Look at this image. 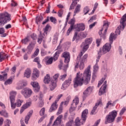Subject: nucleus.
I'll list each match as a JSON object with an SVG mask.
<instances>
[{
  "instance_id": "nucleus-1",
  "label": "nucleus",
  "mask_w": 126,
  "mask_h": 126,
  "mask_svg": "<svg viewBox=\"0 0 126 126\" xmlns=\"http://www.w3.org/2000/svg\"><path fill=\"white\" fill-rule=\"evenodd\" d=\"M91 66L89 65L83 74H80V72L77 73L76 77L73 80L74 88H77L78 86H82L84 83L88 84L90 82L91 78Z\"/></svg>"
},
{
  "instance_id": "nucleus-2",
  "label": "nucleus",
  "mask_w": 126,
  "mask_h": 126,
  "mask_svg": "<svg viewBox=\"0 0 126 126\" xmlns=\"http://www.w3.org/2000/svg\"><path fill=\"white\" fill-rule=\"evenodd\" d=\"M115 38V35H114V33H111L109 37L110 43H106L102 47V51L100 52L101 55H105L107 53H109L112 49V44L114 41V38Z\"/></svg>"
},
{
  "instance_id": "nucleus-3",
  "label": "nucleus",
  "mask_w": 126,
  "mask_h": 126,
  "mask_svg": "<svg viewBox=\"0 0 126 126\" xmlns=\"http://www.w3.org/2000/svg\"><path fill=\"white\" fill-rule=\"evenodd\" d=\"M87 115H88V109H85L82 113L81 119H79V118L77 117L75 120V126H80L81 125H83L86 121Z\"/></svg>"
},
{
  "instance_id": "nucleus-4",
  "label": "nucleus",
  "mask_w": 126,
  "mask_h": 126,
  "mask_svg": "<svg viewBox=\"0 0 126 126\" xmlns=\"http://www.w3.org/2000/svg\"><path fill=\"white\" fill-rule=\"evenodd\" d=\"M118 115V112L116 110H113L110 112L108 115H107L105 117V125H108V124H112L115 122L116 118Z\"/></svg>"
},
{
  "instance_id": "nucleus-5",
  "label": "nucleus",
  "mask_w": 126,
  "mask_h": 126,
  "mask_svg": "<svg viewBox=\"0 0 126 126\" xmlns=\"http://www.w3.org/2000/svg\"><path fill=\"white\" fill-rule=\"evenodd\" d=\"M126 21V14H124L122 17V19L120 20V24L121 25L119 26L115 31V35L114 34V39H116V37L117 35H120L121 34V30H124L125 29V27L126 26L125 22Z\"/></svg>"
},
{
  "instance_id": "nucleus-6",
  "label": "nucleus",
  "mask_w": 126,
  "mask_h": 126,
  "mask_svg": "<svg viewBox=\"0 0 126 126\" xmlns=\"http://www.w3.org/2000/svg\"><path fill=\"white\" fill-rule=\"evenodd\" d=\"M10 15L7 12L0 14V26H3L7 21H10Z\"/></svg>"
},
{
  "instance_id": "nucleus-7",
  "label": "nucleus",
  "mask_w": 126,
  "mask_h": 126,
  "mask_svg": "<svg viewBox=\"0 0 126 126\" xmlns=\"http://www.w3.org/2000/svg\"><path fill=\"white\" fill-rule=\"evenodd\" d=\"M109 25H110V23H109L108 21H103V27L101 30H100L98 32L101 38H103V39H105L106 38V34H107V31H108Z\"/></svg>"
},
{
  "instance_id": "nucleus-8",
  "label": "nucleus",
  "mask_w": 126,
  "mask_h": 126,
  "mask_svg": "<svg viewBox=\"0 0 126 126\" xmlns=\"http://www.w3.org/2000/svg\"><path fill=\"white\" fill-rule=\"evenodd\" d=\"M17 95V93L16 91H11L10 92L9 100L11 103V107L13 110L16 108V102H15V97Z\"/></svg>"
},
{
  "instance_id": "nucleus-9",
  "label": "nucleus",
  "mask_w": 126,
  "mask_h": 126,
  "mask_svg": "<svg viewBox=\"0 0 126 126\" xmlns=\"http://www.w3.org/2000/svg\"><path fill=\"white\" fill-rule=\"evenodd\" d=\"M93 39L92 38H89L85 39V41L81 45V47L83 48V51L86 52L89 48V45L92 43Z\"/></svg>"
},
{
  "instance_id": "nucleus-10",
  "label": "nucleus",
  "mask_w": 126,
  "mask_h": 126,
  "mask_svg": "<svg viewBox=\"0 0 126 126\" xmlns=\"http://www.w3.org/2000/svg\"><path fill=\"white\" fill-rule=\"evenodd\" d=\"M21 93L25 98H29L32 95L33 92L31 89L26 88L21 91Z\"/></svg>"
},
{
  "instance_id": "nucleus-11",
  "label": "nucleus",
  "mask_w": 126,
  "mask_h": 126,
  "mask_svg": "<svg viewBox=\"0 0 126 126\" xmlns=\"http://www.w3.org/2000/svg\"><path fill=\"white\" fill-rule=\"evenodd\" d=\"M75 23V20L74 19H71L70 21L69 22V24H70V27L67 31V32H66L67 36H68V35H69V33H70V32H71L73 28H75V27H76V25L74 26Z\"/></svg>"
},
{
  "instance_id": "nucleus-12",
  "label": "nucleus",
  "mask_w": 126,
  "mask_h": 126,
  "mask_svg": "<svg viewBox=\"0 0 126 126\" xmlns=\"http://www.w3.org/2000/svg\"><path fill=\"white\" fill-rule=\"evenodd\" d=\"M63 58L64 59V63H68L70 61V54L68 52H64L62 54Z\"/></svg>"
},
{
  "instance_id": "nucleus-13",
  "label": "nucleus",
  "mask_w": 126,
  "mask_h": 126,
  "mask_svg": "<svg viewBox=\"0 0 126 126\" xmlns=\"http://www.w3.org/2000/svg\"><path fill=\"white\" fill-rule=\"evenodd\" d=\"M70 83H71V78H70L68 80H65L63 83L61 89H62V90H65L67 87H68V86L70 85Z\"/></svg>"
},
{
  "instance_id": "nucleus-14",
  "label": "nucleus",
  "mask_w": 126,
  "mask_h": 126,
  "mask_svg": "<svg viewBox=\"0 0 126 126\" xmlns=\"http://www.w3.org/2000/svg\"><path fill=\"white\" fill-rule=\"evenodd\" d=\"M106 88H107V81H105L104 82L103 85L102 86L101 88H100L99 89V93H98V94L99 95V96L103 95V94L105 93L106 91Z\"/></svg>"
},
{
  "instance_id": "nucleus-15",
  "label": "nucleus",
  "mask_w": 126,
  "mask_h": 126,
  "mask_svg": "<svg viewBox=\"0 0 126 126\" xmlns=\"http://www.w3.org/2000/svg\"><path fill=\"white\" fill-rule=\"evenodd\" d=\"M75 28L78 32L85 30V25L84 23L77 24Z\"/></svg>"
},
{
  "instance_id": "nucleus-16",
  "label": "nucleus",
  "mask_w": 126,
  "mask_h": 126,
  "mask_svg": "<svg viewBox=\"0 0 126 126\" xmlns=\"http://www.w3.org/2000/svg\"><path fill=\"white\" fill-rule=\"evenodd\" d=\"M93 88L92 87H89L86 90L83 92V98H86L88 95H90V93L92 92Z\"/></svg>"
},
{
  "instance_id": "nucleus-17",
  "label": "nucleus",
  "mask_w": 126,
  "mask_h": 126,
  "mask_svg": "<svg viewBox=\"0 0 126 126\" xmlns=\"http://www.w3.org/2000/svg\"><path fill=\"white\" fill-rule=\"evenodd\" d=\"M31 104H32L31 101H29V102H27L26 104H24L21 107V109L20 110V114H22V113L24 112V110L26 109H27V108H29V107H30V106H31Z\"/></svg>"
},
{
  "instance_id": "nucleus-18",
  "label": "nucleus",
  "mask_w": 126,
  "mask_h": 126,
  "mask_svg": "<svg viewBox=\"0 0 126 126\" xmlns=\"http://www.w3.org/2000/svg\"><path fill=\"white\" fill-rule=\"evenodd\" d=\"M31 84L32 86V87H33L34 90L35 92H38V91L40 90V86H39V84L38 83L36 82H32Z\"/></svg>"
},
{
  "instance_id": "nucleus-19",
  "label": "nucleus",
  "mask_w": 126,
  "mask_h": 126,
  "mask_svg": "<svg viewBox=\"0 0 126 126\" xmlns=\"http://www.w3.org/2000/svg\"><path fill=\"white\" fill-rule=\"evenodd\" d=\"M58 102H56V101L53 102L49 109V113H52L53 111L57 110V109H58Z\"/></svg>"
},
{
  "instance_id": "nucleus-20",
  "label": "nucleus",
  "mask_w": 126,
  "mask_h": 126,
  "mask_svg": "<svg viewBox=\"0 0 126 126\" xmlns=\"http://www.w3.org/2000/svg\"><path fill=\"white\" fill-rule=\"evenodd\" d=\"M100 104H102L101 101H98L95 103V106L93 107V109L91 112V115H95L96 114V110L97 109V108H98V106Z\"/></svg>"
},
{
  "instance_id": "nucleus-21",
  "label": "nucleus",
  "mask_w": 126,
  "mask_h": 126,
  "mask_svg": "<svg viewBox=\"0 0 126 126\" xmlns=\"http://www.w3.org/2000/svg\"><path fill=\"white\" fill-rule=\"evenodd\" d=\"M62 119H63V115L59 116L54 122V126H59V125H61Z\"/></svg>"
},
{
  "instance_id": "nucleus-22",
  "label": "nucleus",
  "mask_w": 126,
  "mask_h": 126,
  "mask_svg": "<svg viewBox=\"0 0 126 126\" xmlns=\"http://www.w3.org/2000/svg\"><path fill=\"white\" fill-rule=\"evenodd\" d=\"M35 47V43L33 42H31L29 46H28L27 49H28V54H31V52L33 51V49H34V47Z\"/></svg>"
},
{
  "instance_id": "nucleus-23",
  "label": "nucleus",
  "mask_w": 126,
  "mask_h": 126,
  "mask_svg": "<svg viewBox=\"0 0 126 126\" xmlns=\"http://www.w3.org/2000/svg\"><path fill=\"white\" fill-rule=\"evenodd\" d=\"M56 87H57V83L52 81L51 83L49 86V89L50 91H53L55 90Z\"/></svg>"
},
{
  "instance_id": "nucleus-24",
  "label": "nucleus",
  "mask_w": 126,
  "mask_h": 126,
  "mask_svg": "<svg viewBox=\"0 0 126 126\" xmlns=\"http://www.w3.org/2000/svg\"><path fill=\"white\" fill-rule=\"evenodd\" d=\"M79 103V98L78 96L76 95L75 98L73 99L72 103L71 105H73V106H75L77 107V105Z\"/></svg>"
},
{
  "instance_id": "nucleus-25",
  "label": "nucleus",
  "mask_w": 126,
  "mask_h": 126,
  "mask_svg": "<svg viewBox=\"0 0 126 126\" xmlns=\"http://www.w3.org/2000/svg\"><path fill=\"white\" fill-rule=\"evenodd\" d=\"M8 56H6V54L3 52L0 53V63L5 60V59H7Z\"/></svg>"
},
{
  "instance_id": "nucleus-26",
  "label": "nucleus",
  "mask_w": 126,
  "mask_h": 126,
  "mask_svg": "<svg viewBox=\"0 0 126 126\" xmlns=\"http://www.w3.org/2000/svg\"><path fill=\"white\" fill-rule=\"evenodd\" d=\"M45 63L46 64L49 65V64H52L53 63V61H54V59H53V57H51L49 59L48 57H45Z\"/></svg>"
},
{
  "instance_id": "nucleus-27",
  "label": "nucleus",
  "mask_w": 126,
  "mask_h": 126,
  "mask_svg": "<svg viewBox=\"0 0 126 126\" xmlns=\"http://www.w3.org/2000/svg\"><path fill=\"white\" fill-rule=\"evenodd\" d=\"M31 76V70L30 69H27L24 73V76L27 78H29Z\"/></svg>"
},
{
  "instance_id": "nucleus-28",
  "label": "nucleus",
  "mask_w": 126,
  "mask_h": 126,
  "mask_svg": "<svg viewBox=\"0 0 126 126\" xmlns=\"http://www.w3.org/2000/svg\"><path fill=\"white\" fill-rule=\"evenodd\" d=\"M21 42L23 44H24L25 45H27L28 42H30V36H27L24 39H22L21 40Z\"/></svg>"
},
{
  "instance_id": "nucleus-29",
  "label": "nucleus",
  "mask_w": 126,
  "mask_h": 126,
  "mask_svg": "<svg viewBox=\"0 0 126 126\" xmlns=\"http://www.w3.org/2000/svg\"><path fill=\"white\" fill-rule=\"evenodd\" d=\"M88 58V54H85L83 57L81 59L80 62L83 63H84L87 62V58Z\"/></svg>"
},
{
  "instance_id": "nucleus-30",
  "label": "nucleus",
  "mask_w": 126,
  "mask_h": 126,
  "mask_svg": "<svg viewBox=\"0 0 126 126\" xmlns=\"http://www.w3.org/2000/svg\"><path fill=\"white\" fill-rule=\"evenodd\" d=\"M51 78L50 77V75L47 74L46 76H45L44 79V82L45 84H48L51 81Z\"/></svg>"
},
{
  "instance_id": "nucleus-31",
  "label": "nucleus",
  "mask_w": 126,
  "mask_h": 126,
  "mask_svg": "<svg viewBox=\"0 0 126 126\" xmlns=\"http://www.w3.org/2000/svg\"><path fill=\"white\" fill-rule=\"evenodd\" d=\"M42 98H43V94H40L39 97L40 101L38 105L40 108H42V107H43L44 106V100H43Z\"/></svg>"
},
{
  "instance_id": "nucleus-32",
  "label": "nucleus",
  "mask_w": 126,
  "mask_h": 126,
  "mask_svg": "<svg viewBox=\"0 0 126 126\" xmlns=\"http://www.w3.org/2000/svg\"><path fill=\"white\" fill-rule=\"evenodd\" d=\"M31 116H32V112H30L29 113V114L27 115V116H26V117L25 118V122L27 125V124H28V122H29V121L30 119V117H31Z\"/></svg>"
},
{
  "instance_id": "nucleus-33",
  "label": "nucleus",
  "mask_w": 126,
  "mask_h": 126,
  "mask_svg": "<svg viewBox=\"0 0 126 126\" xmlns=\"http://www.w3.org/2000/svg\"><path fill=\"white\" fill-rule=\"evenodd\" d=\"M63 102H62L59 108L58 111L57 113V116L61 115V113H63Z\"/></svg>"
},
{
  "instance_id": "nucleus-34",
  "label": "nucleus",
  "mask_w": 126,
  "mask_h": 126,
  "mask_svg": "<svg viewBox=\"0 0 126 126\" xmlns=\"http://www.w3.org/2000/svg\"><path fill=\"white\" fill-rule=\"evenodd\" d=\"M80 7H81V5L80 4H78L76 8H75V10L74 11V16H75V14L76 13H78V12H79V11H80Z\"/></svg>"
},
{
  "instance_id": "nucleus-35",
  "label": "nucleus",
  "mask_w": 126,
  "mask_h": 126,
  "mask_svg": "<svg viewBox=\"0 0 126 126\" xmlns=\"http://www.w3.org/2000/svg\"><path fill=\"white\" fill-rule=\"evenodd\" d=\"M5 32L4 28H0V35H2L1 37H6V33H4Z\"/></svg>"
},
{
  "instance_id": "nucleus-36",
  "label": "nucleus",
  "mask_w": 126,
  "mask_h": 126,
  "mask_svg": "<svg viewBox=\"0 0 126 126\" xmlns=\"http://www.w3.org/2000/svg\"><path fill=\"white\" fill-rule=\"evenodd\" d=\"M0 115H1V116H3V117H4L5 118L8 117V113H7V112H6V111L5 110L0 111Z\"/></svg>"
},
{
  "instance_id": "nucleus-37",
  "label": "nucleus",
  "mask_w": 126,
  "mask_h": 126,
  "mask_svg": "<svg viewBox=\"0 0 126 126\" xmlns=\"http://www.w3.org/2000/svg\"><path fill=\"white\" fill-rule=\"evenodd\" d=\"M59 37V33L56 32L54 35V38H53V43L54 44H56L57 42H58V37Z\"/></svg>"
},
{
  "instance_id": "nucleus-38",
  "label": "nucleus",
  "mask_w": 126,
  "mask_h": 126,
  "mask_svg": "<svg viewBox=\"0 0 126 126\" xmlns=\"http://www.w3.org/2000/svg\"><path fill=\"white\" fill-rule=\"evenodd\" d=\"M23 102H24V100H23V99H17V102H16L17 107H21V105H22Z\"/></svg>"
},
{
  "instance_id": "nucleus-39",
  "label": "nucleus",
  "mask_w": 126,
  "mask_h": 126,
  "mask_svg": "<svg viewBox=\"0 0 126 126\" xmlns=\"http://www.w3.org/2000/svg\"><path fill=\"white\" fill-rule=\"evenodd\" d=\"M42 20H43V17H36L35 23L37 25H39L40 23L42 22Z\"/></svg>"
},
{
  "instance_id": "nucleus-40",
  "label": "nucleus",
  "mask_w": 126,
  "mask_h": 126,
  "mask_svg": "<svg viewBox=\"0 0 126 126\" xmlns=\"http://www.w3.org/2000/svg\"><path fill=\"white\" fill-rule=\"evenodd\" d=\"M59 55H60V52L59 51L56 52L54 54V57L53 58V61H54V62H56V61L58 60L59 58Z\"/></svg>"
},
{
  "instance_id": "nucleus-41",
  "label": "nucleus",
  "mask_w": 126,
  "mask_h": 126,
  "mask_svg": "<svg viewBox=\"0 0 126 126\" xmlns=\"http://www.w3.org/2000/svg\"><path fill=\"white\" fill-rule=\"evenodd\" d=\"M27 85V83H22L21 85L19 84L18 87H17L16 89L17 90H20V89H22L24 86H26Z\"/></svg>"
},
{
  "instance_id": "nucleus-42",
  "label": "nucleus",
  "mask_w": 126,
  "mask_h": 126,
  "mask_svg": "<svg viewBox=\"0 0 126 126\" xmlns=\"http://www.w3.org/2000/svg\"><path fill=\"white\" fill-rule=\"evenodd\" d=\"M44 38V36L43 34H40L38 36L37 42L39 44H41L42 43V41H43V39Z\"/></svg>"
},
{
  "instance_id": "nucleus-43",
  "label": "nucleus",
  "mask_w": 126,
  "mask_h": 126,
  "mask_svg": "<svg viewBox=\"0 0 126 126\" xmlns=\"http://www.w3.org/2000/svg\"><path fill=\"white\" fill-rule=\"evenodd\" d=\"M76 108H77V106H75V105L71 104V106L69 108L70 113H72V112H74V111L76 110Z\"/></svg>"
},
{
  "instance_id": "nucleus-44",
  "label": "nucleus",
  "mask_w": 126,
  "mask_h": 126,
  "mask_svg": "<svg viewBox=\"0 0 126 126\" xmlns=\"http://www.w3.org/2000/svg\"><path fill=\"white\" fill-rule=\"evenodd\" d=\"M39 49H36L35 51V52H34V53L33 54V55L32 56V59H33V58H35L36 57H37V56H38V55H39Z\"/></svg>"
},
{
  "instance_id": "nucleus-45",
  "label": "nucleus",
  "mask_w": 126,
  "mask_h": 126,
  "mask_svg": "<svg viewBox=\"0 0 126 126\" xmlns=\"http://www.w3.org/2000/svg\"><path fill=\"white\" fill-rule=\"evenodd\" d=\"M77 4V2H74V1H72L71 4L70 6L69 7V10H71V9H74V6H75V5Z\"/></svg>"
},
{
  "instance_id": "nucleus-46",
  "label": "nucleus",
  "mask_w": 126,
  "mask_h": 126,
  "mask_svg": "<svg viewBox=\"0 0 126 126\" xmlns=\"http://www.w3.org/2000/svg\"><path fill=\"white\" fill-rule=\"evenodd\" d=\"M7 78V74H4L2 75H0V81L5 80Z\"/></svg>"
},
{
  "instance_id": "nucleus-47",
  "label": "nucleus",
  "mask_w": 126,
  "mask_h": 126,
  "mask_svg": "<svg viewBox=\"0 0 126 126\" xmlns=\"http://www.w3.org/2000/svg\"><path fill=\"white\" fill-rule=\"evenodd\" d=\"M12 80H13L12 78H10L5 82V85H8V84H11L12 83Z\"/></svg>"
},
{
  "instance_id": "nucleus-48",
  "label": "nucleus",
  "mask_w": 126,
  "mask_h": 126,
  "mask_svg": "<svg viewBox=\"0 0 126 126\" xmlns=\"http://www.w3.org/2000/svg\"><path fill=\"white\" fill-rule=\"evenodd\" d=\"M32 73L35 75H37L38 76H39L40 75V71H39V70L37 68H34L33 69Z\"/></svg>"
},
{
  "instance_id": "nucleus-49",
  "label": "nucleus",
  "mask_w": 126,
  "mask_h": 126,
  "mask_svg": "<svg viewBox=\"0 0 126 126\" xmlns=\"http://www.w3.org/2000/svg\"><path fill=\"white\" fill-rule=\"evenodd\" d=\"M46 111V109L44 107H43L41 109L40 111H39V115L40 116H44L45 115V112Z\"/></svg>"
},
{
  "instance_id": "nucleus-50",
  "label": "nucleus",
  "mask_w": 126,
  "mask_h": 126,
  "mask_svg": "<svg viewBox=\"0 0 126 126\" xmlns=\"http://www.w3.org/2000/svg\"><path fill=\"white\" fill-rule=\"evenodd\" d=\"M59 17H63V10L60 9L58 12Z\"/></svg>"
},
{
  "instance_id": "nucleus-51",
  "label": "nucleus",
  "mask_w": 126,
  "mask_h": 126,
  "mask_svg": "<svg viewBox=\"0 0 126 126\" xmlns=\"http://www.w3.org/2000/svg\"><path fill=\"white\" fill-rule=\"evenodd\" d=\"M105 80H106V78H102V80L99 81L98 82L97 87H100V86H101V85H102V83H103V82H104V81H105Z\"/></svg>"
},
{
  "instance_id": "nucleus-52",
  "label": "nucleus",
  "mask_w": 126,
  "mask_h": 126,
  "mask_svg": "<svg viewBox=\"0 0 126 126\" xmlns=\"http://www.w3.org/2000/svg\"><path fill=\"white\" fill-rule=\"evenodd\" d=\"M50 20L51 22H53V23H56V22H57V19L54 17H50Z\"/></svg>"
},
{
  "instance_id": "nucleus-53",
  "label": "nucleus",
  "mask_w": 126,
  "mask_h": 126,
  "mask_svg": "<svg viewBox=\"0 0 126 126\" xmlns=\"http://www.w3.org/2000/svg\"><path fill=\"white\" fill-rule=\"evenodd\" d=\"M84 12L85 13V15L89 12V8H88V6H86L84 8Z\"/></svg>"
},
{
  "instance_id": "nucleus-54",
  "label": "nucleus",
  "mask_w": 126,
  "mask_h": 126,
  "mask_svg": "<svg viewBox=\"0 0 126 126\" xmlns=\"http://www.w3.org/2000/svg\"><path fill=\"white\" fill-rule=\"evenodd\" d=\"M126 109L125 108V107H123L120 111V112L119 113L120 116H123V115H124V113H125V112H126Z\"/></svg>"
},
{
  "instance_id": "nucleus-55",
  "label": "nucleus",
  "mask_w": 126,
  "mask_h": 126,
  "mask_svg": "<svg viewBox=\"0 0 126 126\" xmlns=\"http://www.w3.org/2000/svg\"><path fill=\"white\" fill-rule=\"evenodd\" d=\"M97 17V16L94 15L92 16L91 19H90V20H89L88 22L89 23H90V22H92V21H93V20H96V18Z\"/></svg>"
},
{
  "instance_id": "nucleus-56",
  "label": "nucleus",
  "mask_w": 126,
  "mask_h": 126,
  "mask_svg": "<svg viewBox=\"0 0 126 126\" xmlns=\"http://www.w3.org/2000/svg\"><path fill=\"white\" fill-rule=\"evenodd\" d=\"M38 77H39V76L35 75V74H33L32 73V80H36L37 78H38Z\"/></svg>"
},
{
  "instance_id": "nucleus-57",
  "label": "nucleus",
  "mask_w": 126,
  "mask_h": 126,
  "mask_svg": "<svg viewBox=\"0 0 126 126\" xmlns=\"http://www.w3.org/2000/svg\"><path fill=\"white\" fill-rule=\"evenodd\" d=\"M31 37L32 40H35L37 39V34L35 33H32L31 35Z\"/></svg>"
},
{
  "instance_id": "nucleus-58",
  "label": "nucleus",
  "mask_w": 126,
  "mask_h": 126,
  "mask_svg": "<svg viewBox=\"0 0 126 126\" xmlns=\"http://www.w3.org/2000/svg\"><path fill=\"white\" fill-rule=\"evenodd\" d=\"M66 76H67L66 73L62 75L60 77V79L61 80H62L63 81V80H64V79H65V78L66 77Z\"/></svg>"
},
{
  "instance_id": "nucleus-59",
  "label": "nucleus",
  "mask_w": 126,
  "mask_h": 126,
  "mask_svg": "<svg viewBox=\"0 0 126 126\" xmlns=\"http://www.w3.org/2000/svg\"><path fill=\"white\" fill-rule=\"evenodd\" d=\"M84 63H82V62H80V65H79V67H80V69L81 70H82V69H83L84 68Z\"/></svg>"
},
{
  "instance_id": "nucleus-60",
  "label": "nucleus",
  "mask_w": 126,
  "mask_h": 126,
  "mask_svg": "<svg viewBox=\"0 0 126 126\" xmlns=\"http://www.w3.org/2000/svg\"><path fill=\"white\" fill-rule=\"evenodd\" d=\"M79 60L77 59L76 63L75 64V68H78L79 67Z\"/></svg>"
},
{
  "instance_id": "nucleus-61",
  "label": "nucleus",
  "mask_w": 126,
  "mask_h": 126,
  "mask_svg": "<svg viewBox=\"0 0 126 126\" xmlns=\"http://www.w3.org/2000/svg\"><path fill=\"white\" fill-rule=\"evenodd\" d=\"M72 123H73V121L70 120L66 124L65 126H72Z\"/></svg>"
},
{
  "instance_id": "nucleus-62",
  "label": "nucleus",
  "mask_w": 126,
  "mask_h": 126,
  "mask_svg": "<svg viewBox=\"0 0 126 126\" xmlns=\"http://www.w3.org/2000/svg\"><path fill=\"white\" fill-rule=\"evenodd\" d=\"M11 124V121L10 120L7 119L6 120V124L4 126H10V125Z\"/></svg>"
},
{
  "instance_id": "nucleus-63",
  "label": "nucleus",
  "mask_w": 126,
  "mask_h": 126,
  "mask_svg": "<svg viewBox=\"0 0 126 126\" xmlns=\"http://www.w3.org/2000/svg\"><path fill=\"white\" fill-rule=\"evenodd\" d=\"M48 7H47V9L46 10V13H50V9L51 8V5H50V3L48 4Z\"/></svg>"
},
{
  "instance_id": "nucleus-64",
  "label": "nucleus",
  "mask_w": 126,
  "mask_h": 126,
  "mask_svg": "<svg viewBox=\"0 0 126 126\" xmlns=\"http://www.w3.org/2000/svg\"><path fill=\"white\" fill-rule=\"evenodd\" d=\"M96 44H97V47H99L100 44H101V39H97L96 40Z\"/></svg>"
}]
</instances>
